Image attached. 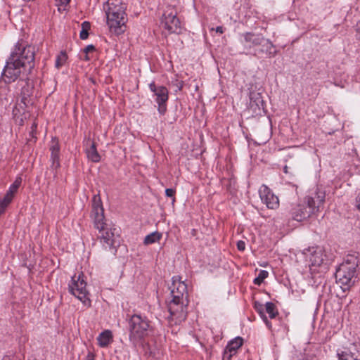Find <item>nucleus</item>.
<instances>
[{"label":"nucleus","mask_w":360,"mask_h":360,"mask_svg":"<svg viewBox=\"0 0 360 360\" xmlns=\"http://www.w3.org/2000/svg\"><path fill=\"white\" fill-rule=\"evenodd\" d=\"M175 193H176V191L174 188H167L165 190V195L167 197L172 198L173 202L175 201V197H174Z\"/></svg>","instance_id":"31"},{"label":"nucleus","mask_w":360,"mask_h":360,"mask_svg":"<svg viewBox=\"0 0 360 360\" xmlns=\"http://www.w3.org/2000/svg\"><path fill=\"white\" fill-rule=\"evenodd\" d=\"M290 214L293 220L302 221L316 213L304 200L302 203L292 205Z\"/></svg>","instance_id":"10"},{"label":"nucleus","mask_w":360,"mask_h":360,"mask_svg":"<svg viewBox=\"0 0 360 360\" xmlns=\"http://www.w3.org/2000/svg\"><path fill=\"white\" fill-rule=\"evenodd\" d=\"M262 320L264 321V322L266 323V326L269 328H271V323H270V321L267 319V317L266 316L265 314H263V316H262Z\"/></svg>","instance_id":"35"},{"label":"nucleus","mask_w":360,"mask_h":360,"mask_svg":"<svg viewBox=\"0 0 360 360\" xmlns=\"http://www.w3.org/2000/svg\"><path fill=\"white\" fill-rule=\"evenodd\" d=\"M360 264L359 253L348 254L343 262L335 271V278L344 292L349 290L355 283L356 270Z\"/></svg>","instance_id":"5"},{"label":"nucleus","mask_w":360,"mask_h":360,"mask_svg":"<svg viewBox=\"0 0 360 360\" xmlns=\"http://www.w3.org/2000/svg\"><path fill=\"white\" fill-rule=\"evenodd\" d=\"M170 294L172 300L168 304L170 319L176 324L180 323L187 317V307L189 301L186 284L183 281H173Z\"/></svg>","instance_id":"3"},{"label":"nucleus","mask_w":360,"mask_h":360,"mask_svg":"<svg viewBox=\"0 0 360 360\" xmlns=\"http://www.w3.org/2000/svg\"><path fill=\"white\" fill-rule=\"evenodd\" d=\"M83 272L79 275L75 274L68 284L69 292L79 299L84 305L89 307L91 300L86 289V282L84 278Z\"/></svg>","instance_id":"7"},{"label":"nucleus","mask_w":360,"mask_h":360,"mask_svg":"<svg viewBox=\"0 0 360 360\" xmlns=\"http://www.w3.org/2000/svg\"><path fill=\"white\" fill-rule=\"evenodd\" d=\"M249 98L248 111L252 116H261L264 114L265 107L262 94L259 92L251 91Z\"/></svg>","instance_id":"11"},{"label":"nucleus","mask_w":360,"mask_h":360,"mask_svg":"<svg viewBox=\"0 0 360 360\" xmlns=\"http://www.w3.org/2000/svg\"><path fill=\"white\" fill-rule=\"evenodd\" d=\"M260 199L269 209L275 210L279 206L278 198L274 194L271 190L263 184L259 189Z\"/></svg>","instance_id":"12"},{"label":"nucleus","mask_w":360,"mask_h":360,"mask_svg":"<svg viewBox=\"0 0 360 360\" xmlns=\"http://www.w3.org/2000/svg\"><path fill=\"white\" fill-rule=\"evenodd\" d=\"M304 255L309 258L310 269L321 266L324 260V255L323 250L319 247L309 248L304 250Z\"/></svg>","instance_id":"14"},{"label":"nucleus","mask_w":360,"mask_h":360,"mask_svg":"<svg viewBox=\"0 0 360 360\" xmlns=\"http://www.w3.org/2000/svg\"><path fill=\"white\" fill-rule=\"evenodd\" d=\"M277 53L278 51L274 44L265 37L263 42L255 49V55L259 58L264 56L266 58H271L274 57Z\"/></svg>","instance_id":"15"},{"label":"nucleus","mask_w":360,"mask_h":360,"mask_svg":"<svg viewBox=\"0 0 360 360\" xmlns=\"http://www.w3.org/2000/svg\"><path fill=\"white\" fill-rule=\"evenodd\" d=\"M34 66V51L31 46H22L18 43L10 56L1 73L4 82L10 84L18 79L21 75L30 73Z\"/></svg>","instance_id":"1"},{"label":"nucleus","mask_w":360,"mask_h":360,"mask_svg":"<svg viewBox=\"0 0 360 360\" xmlns=\"http://www.w3.org/2000/svg\"><path fill=\"white\" fill-rule=\"evenodd\" d=\"M86 360H95L94 354L89 352L86 356Z\"/></svg>","instance_id":"36"},{"label":"nucleus","mask_w":360,"mask_h":360,"mask_svg":"<svg viewBox=\"0 0 360 360\" xmlns=\"http://www.w3.org/2000/svg\"><path fill=\"white\" fill-rule=\"evenodd\" d=\"M20 183H21V179H20L19 180L16 179L14 181V183L11 185V186L9 187V189L8 190V191L6 192V195L4 197L6 198V200L7 202L8 201L12 202L13 198L14 197V194L17 192V191L20 185Z\"/></svg>","instance_id":"22"},{"label":"nucleus","mask_w":360,"mask_h":360,"mask_svg":"<svg viewBox=\"0 0 360 360\" xmlns=\"http://www.w3.org/2000/svg\"><path fill=\"white\" fill-rule=\"evenodd\" d=\"M288 166H287V165H285V166L283 167V172H284V173H285V174H288Z\"/></svg>","instance_id":"39"},{"label":"nucleus","mask_w":360,"mask_h":360,"mask_svg":"<svg viewBox=\"0 0 360 360\" xmlns=\"http://www.w3.org/2000/svg\"><path fill=\"white\" fill-rule=\"evenodd\" d=\"M215 30L217 32H218L219 34H222L224 32V28L221 26L217 27Z\"/></svg>","instance_id":"37"},{"label":"nucleus","mask_w":360,"mask_h":360,"mask_svg":"<svg viewBox=\"0 0 360 360\" xmlns=\"http://www.w3.org/2000/svg\"><path fill=\"white\" fill-rule=\"evenodd\" d=\"M245 46L251 49L258 46L264 40V37L262 34H255L252 32H246L243 34Z\"/></svg>","instance_id":"18"},{"label":"nucleus","mask_w":360,"mask_h":360,"mask_svg":"<svg viewBox=\"0 0 360 360\" xmlns=\"http://www.w3.org/2000/svg\"><path fill=\"white\" fill-rule=\"evenodd\" d=\"M25 83V85L22 87V90L20 92V95L22 97V101L25 102V101L32 95V86L30 84L29 80L27 78L20 79L19 82Z\"/></svg>","instance_id":"21"},{"label":"nucleus","mask_w":360,"mask_h":360,"mask_svg":"<svg viewBox=\"0 0 360 360\" xmlns=\"http://www.w3.org/2000/svg\"><path fill=\"white\" fill-rule=\"evenodd\" d=\"M98 344L101 347H106L112 342V334L109 330L103 331L97 338Z\"/></svg>","instance_id":"19"},{"label":"nucleus","mask_w":360,"mask_h":360,"mask_svg":"<svg viewBox=\"0 0 360 360\" xmlns=\"http://www.w3.org/2000/svg\"><path fill=\"white\" fill-rule=\"evenodd\" d=\"M86 153L88 159L94 162H98L101 160V156L97 151L94 142H92L90 146L86 149Z\"/></svg>","instance_id":"20"},{"label":"nucleus","mask_w":360,"mask_h":360,"mask_svg":"<svg viewBox=\"0 0 360 360\" xmlns=\"http://www.w3.org/2000/svg\"><path fill=\"white\" fill-rule=\"evenodd\" d=\"M356 202H357V207L360 210V193L358 195V197L356 198Z\"/></svg>","instance_id":"38"},{"label":"nucleus","mask_w":360,"mask_h":360,"mask_svg":"<svg viewBox=\"0 0 360 360\" xmlns=\"http://www.w3.org/2000/svg\"><path fill=\"white\" fill-rule=\"evenodd\" d=\"M91 217L94 227L98 231L97 237L103 248L112 250L115 253L120 245V229L107 223L99 195H94L93 198Z\"/></svg>","instance_id":"2"},{"label":"nucleus","mask_w":360,"mask_h":360,"mask_svg":"<svg viewBox=\"0 0 360 360\" xmlns=\"http://www.w3.org/2000/svg\"><path fill=\"white\" fill-rule=\"evenodd\" d=\"M57 1V6L60 7V6H66L69 2H70V0H56ZM58 9L60 10V8H58Z\"/></svg>","instance_id":"33"},{"label":"nucleus","mask_w":360,"mask_h":360,"mask_svg":"<svg viewBox=\"0 0 360 360\" xmlns=\"http://www.w3.org/2000/svg\"><path fill=\"white\" fill-rule=\"evenodd\" d=\"M338 360H356L354 354L348 349L338 350Z\"/></svg>","instance_id":"24"},{"label":"nucleus","mask_w":360,"mask_h":360,"mask_svg":"<svg viewBox=\"0 0 360 360\" xmlns=\"http://www.w3.org/2000/svg\"><path fill=\"white\" fill-rule=\"evenodd\" d=\"M51 150V167L53 169L57 170L60 167V145L56 139L51 140V145L50 146Z\"/></svg>","instance_id":"17"},{"label":"nucleus","mask_w":360,"mask_h":360,"mask_svg":"<svg viewBox=\"0 0 360 360\" xmlns=\"http://www.w3.org/2000/svg\"><path fill=\"white\" fill-rule=\"evenodd\" d=\"M269 276V272L266 270H260L258 276L254 279L253 283L257 285H260Z\"/></svg>","instance_id":"27"},{"label":"nucleus","mask_w":360,"mask_h":360,"mask_svg":"<svg viewBox=\"0 0 360 360\" xmlns=\"http://www.w3.org/2000/svg\"><path fill=\"white\" fill-rule=\"evenodd\" d=\"M162 238V234L158 231L153 232L147 235L144 238V244L149 245L159 241Z\"/></svg>","instance_id":"23"},{"label":"nucleus","mask_w":360,"mask_h":360,"mask_svg":"<svg viewBox=\"0 0 360 360\" xmlns=\"http://www.w3.org/2000/svg\"><path fill=\"white\" fill-rule=\"evenodd\" d=\"M243 339L239 336L229 341L224 351L222 359L231 360L232 356L237 353V350L243 345Z\"/></svg>","instance_id":"16"},{"label":"nucleus","mask_w":360,"mask_h":360,"mask_svg":"<svg viewBox=\"0 0 360 360\" xmlns=\"http://www.w3.org/2000/svg\"><path fill=\"white\" fill-rule=\"evenodd\" d=\"M82 30L79 33V37L81 39H86L89 37V30L91 28V24L88 21H84L82 23Z\"/></svg>","instance_id":"26"},{"label":"nucleus","mask_w":360,"mask_h":360,"mask_svg":"<svg viewBox=\"0 0 360 360\" xmlns=\"http://www.w3.org/2000/svg\"><path fill=\"white\" fill-rule=\"evenodd\" d=\"M162 27L167 30L168 34H180L182 30L181 22L177 17L176 9L172 6H167L160 20Z\"/></svg>","instance_id":"8"},{"label":"nucleus","mask_w":360,"mask_h":360,"mask_svg":"<svg viewBox=\"0 0 360 360\" xmlns=\"http://www.w3.org/2000/svg\"><path fill=\"white\" fill-rule=\"evenodd\" d=\"M68 59V56L65 51H61L60 53L57 56L56 60V67L59 69L66 62Z\"/></svg>","instance_id":"28"},{"label":"nucleus","mask_w":360,"mask_h":360,"mask_svg":"<svg viewBox=\"0 0 360 360\" xmlns=\"http://www.w3.org/2000/svg\"><path fill=\"white\" fill-rule=\"evenodd\" d=\"M237 248L239 251H244L245 249V243L243 240L238 241Z\"/></svg>","instance_id":"32"},{"label":"nucleus","mask_w":360,"mask_h":360,"mask_svg":"<svg viewBox=\"0 0 360 360\" xmlns=\"http://www.w3.org/2000/svg\"><path fill=\"white\" fill-rule=\"evenodd\" d=\"M266 311L269 314L271 319H274L278 314V311L276 305L271 302H267L265 304Z\"/></svg>","instance_id":"25"},{"label":"nucleus","mask_w":360,"mask_h":360,"mask_svg":"<svg viewBox=\"0 0 360 360\" xmlns=\"http://www.w3.org/2000/svg\"><path fill=\"white\" fill-rule=\"evenodd\" d=\"M84 60L86 61L90 60V57L89 56L88 53H86V55L84 56Z\"/></svg>","instance_id":"40"},{"label":"nucleus","mask_w":360,"mask_h":360,"mask_svg":"<svg viewBox=\"0 0 360 360\" xmlns=\"http://www.w3.org/2000/svg\"><path fill=\"white\" fill-rule=\"evenodd\" d=\"M103 8L110 31L115 35L123 34L127 22V4L122 0H108Z\"/></svg>","instance_id":"4"},{"label":"nucleus","mask_w":360,"mask_h":360,"mask_svg":"<svg viewBox=\"0 0 360 360\" xmlns=\"http://www.w3.org/2000/svg\"><path fill=\"white\" fill-rule=\"evenodd\" d=\"M95 50V46L92 44H90V45H88L86 46L84 49V52L85 53H89V52L90 51H93Z\"/></svg>","instance_id":"34"},{"label":"nucleus","mask_w":360,"mask_h":360,"mask_svg":"<svg viewBox=\"0 0 360 360\" xmlns=\"http://www.w3.org/2000/svg\"><path fill=\"white\" fill-rule=\"evenodd\" d=\"M37 128V124L36 122H33L31 126V131L30 132V136L31 138L28 139V141H32V139H34V141H35V140L37 139L35 136Z\"/></svg>","instance_id":"29"},{"label":"nucleus","mask_w":360,"mask_h":360,"mask_svg":"<svg viewBox=\"0 0 360 360\" xmlns=\"http://www.w3.org/2000/svg\"><path fill=\"white\" fill-rule=\"evenodd\" d=\"M149 89L153 93L155 101L158 108V110L160 115H165L167 111V102L169 99V91L164 86H157L154 82L148 85Z\"/></svg>","instance_id":"9"},{"label":"nucleus","mask_w":360,"mask_h":360,"mask_svg":"<svg viewBox=\"0 0 360 360\" xmlns=\"http://www.w3.org/2000/svg\"><path fill=\"white\" fill-rule=\"evenodd\" d=\"M254 307L255 310L259 314L260 316H263V314H264L263 311V304L256 301L254 303Z\"/></svg>","instance_id":"30"},{"label":"nucleus","mask_w":360,"mask_h":360,"mask_svg":"<svg viewBox=\"0 0 360 360\" xmlns=\"http://www.w3.org/2000/svg\"><path fill=\"white\" fill-rule=\"evenodd\" d=\"M326 198V193L323 190L319 188L314 193L304 198V200L309 207L317 213L320 211L321 207L323 206Z\"/></svg>","instance_id":"13"},{"label":"nucleus","mask_w":360,"mask_h":360,"mask_svg":"<svg viewBox=\"0 0 360 360\" xmlns=\"http://www.w3.org/2000/svg\"><path fill=\"white\" fill-rule=\"evenodd\" d=\"M150 321L146 317L134 314L129 320V340L134 344L148 335Z\"/></svg>","instance_id":"6"}]
</instances>
